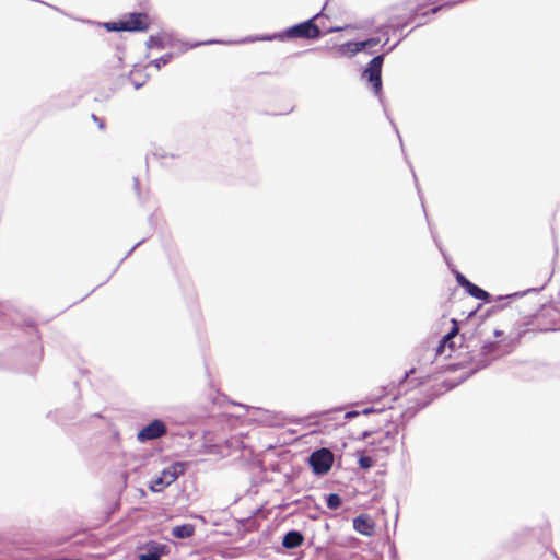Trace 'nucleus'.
Wrapping results in <instances>:
<instances>
[{"label":"nucleus","mask_w":560,"mask_h":560,"mask_svg":"<svg viewBox=\"0 0 560 560\" xmlns=\"http://www.w3.org/2000/svg\"><path fill=\"white\" fill-rule=\"evenodd\" d=\"M376 410L374 408H365L364 410H362V413L363 415H369V413H372V412H375Z\"/></svg>","instance_id":"nucleus-25"},{"label":"nucleus","mask_w":560,"mask_h":560,"mask_svg":"<svg viewBox=\"0 0 560 560\" xmlns=\"http://www.w3.org/2000/svg\"><path fill=\"white\" fill-rule=\"evenodd\" d=\"M500 348L501 345L498 341L485 342L479 352L472 357V363L476 365V369H483L493 360L500 358L503 354Z\"/></svg>","instance_id":"nucleus-2"},{"label":"nucleus","mask_w":560,"mask_h":560,"mask_svg":"<svg viewBox=\"0 0 560 560\" xmlns=\"http://www.w3.org/2000/svg\"><path fill=\"white\" fill-rule=\"evenodd\" d=\"M303 541V536L299 532L292 530L284 535L282 545L288 548L292 549L298 546H300Z\"/></svg>","instance_id":"nucleus-12"},{"label":"nucleus","mask_w":560,"mask_h":560,"mask_svg":"<svg viewBox=\"0 0 560 560\" xmlns=\"http://www.w3.org/2000/svg\"><path fill=\"white\" fill-rule=\"evenodd\" d=\"M319 14L314 15L312 19H308L305 22L293 25L285 30L283 35H279V38H307V39H316L320 36L319 27L314 23L316 19H318Z\"/></svg>","instance_id":"nucleus-1"},{"label":"nucleus","mask_w":560,"mask_h":560,"mask_svg":"<svg viewBox=\"0 0 560 560\" xmlns=\"http://www.w3.org/2000/svg\"><path fill=\"white\" fill-rule=\"evenodd\" d=\"M398 432V425H393L392 428H388L385 432L381 433L380 438L373 440L371 444L376 450L382 451L385 454H388L395 447Z\"/></svg>","instance_id":"nucleus-7"},{"label":"nucleus","mask_w":560,"mask_h":560,"mask_svg":"<svg viewBox=\"0 0 560 560\" xmlns=\"http://www.w3.org/2000/svg\"><path fill=\"white\" fill-rule=\"evenodd\" d=\"M359 415H360L359 411H348V412H346L345 418L346 419H352V418H354V417H357Z\"/></svg>","instance_id":"nucleus-23"},{"label":"nucleus","mask_w":560,"mask_h":560,"mask_svg":"<svg viewBox=\"0 0 560 560\" xmlns=\"http://www.w3.org/2000/svg\"><path fill=\"white\" fill-rule=\"evenodd\" d=\"M364 49V44L362 42H349L339 47V51L342 54H349L350 56H354L355 54L362 51Z\"/></svg>","instance_id":"nucleus-14"},{"label":"nucleus","mask_w":560,"mask_h":560,"mask_svg":"<svg viewBox=\"0 0 560 560\" xmlns=\"http://www.w3.org/2000/svg\"><path fill=\"white\" fill-rule=\"evenodd\" d=\"M457 281L463 288H466L467 282H469L462 273L457 275Z\"/></svg>","instance_id":"nucleus-22"},{"label":"nucleus","mask_w":560,"mask_h":560,"mask_svg":"<svg viewBox=\"0 0 560 560\" xmlns=\"http://www.w3.org/2000/svg\"><path fill=\"white\" fill-rule=\"evenodd\" d=\"M133 85H135V89H140L142 85H143V82H139V81H135L133 80Z\"/></svg>","instance_id":"nucleus-26"},{"label":"nucleus","mask_w":560,"mask_h":560,"mask_svg":"<svg viewBox=\"0 0 560 560\" xmlns=\"http://www.w3.org/2000/svg\"><path fill=\"white\" fill-rule=\"evenodd\" d=\"M179 466L171 465L163 469L160 476L153 479L149 486L152 492H161L164 488L171 486L178 478Z\"/></svg>","instance_id":"nucleus-6"},{"label":"nucleus","mask_w":560,"mask_h":560,"mask_svg":"<svg viewBox=\"0 0 560 560\" xmlns=\"http://www.w3.org/2000/svg\"><path fill=\"white\" fill-rule=\"evenodd\" d=\"M166 433V425L161 420H153L143 429L138 432V440L140 442H147L151 440L159 439Z\"/></svg>","instance_id":"nucleus-8"},{"label":"nucleus","mask_w":560,"mask_h":560,"mask_svg":"<svg viewBox=\"0 0 560 560\" xmlns=\"http://www.w3.org/2000/svg\"><path fill=\"white\" fill-rule=\"evenodd\" d=\"M172 57H173L172 54H166V55L155 59L152 63L154 65V67L156 69H161L162 66H165L171 61Z\"/></svg>","instance_id":"nucleus-17"},{"label":"nucleus","mask_w":560,"mask_h":560,"mask_svg":"<svg viewBox=\"0 0 560 560\" xmlns=\"http://www.w3.org/2000/svg\"><path fill=\"white\" fill-rule=\"evenodd\" d=\"M139 560H161V557L170 552V547L165 544L150 540L138 547Z\"/></svg>","instance_id":"nucleus-5"},{"label":"nucleus","mask_w":560,"mask_h":560,"mask_svg":"<svg viewBox=\"0 0 560 560\" xmlns=\"http://www.w3.org/2000/svg\"><path fill=\"white\" fill-rule=\"evenodd\" d=\"M92 118H93L95 121H98V118H97L95 115H92Z\"/></svg>","instance_id":"nucleus-29"},{"label":"nucleus","mask_w":560,"mask_h":560,"mask_svg":"<svg viewBox=\"0 0 560 560\" xmlns=\"http://www.w3.org/2000/svg\"><path fill=\"white\" fill-rule=\"evenodd\" d=\"M441 8H442V7H440V8H434V9H432V10H431V12H432V13H435V12H436L438 10H440Z\"/></svg>","instance_id":"nucleus-28"},{"label":"nucleus","mask_w":560,"mask_h":560,"mask_svg":"<svg viewBox=\"0 0 560 560\" xmlns=\"http://www.w3.org/2000/svg\"><path fill=\"white\" fill-rule=\"evenodd\" d=\"M148 46L149 47H162V43H161V39L158 38V37H150L149 40H148Z\"/></svg>","instance_id":"nucleus-20"},{"label":"nucleus","mask_w":560,"mask_h":560,"mask_svg":"<svg viewBox=\"0 0 560 560\" xmlns=\"http://www.w3.org/2000/svg\"><path fill=\"white\" fill-rule=\"evenodd\" d=\"M353 528L365 536H371L374 532V525L371 523L369 517L364 515L357 516L353 520Z\"/></svg>","instance_id":"nucleus-11"},{"label":"nucleus","mask_w":560,"mask_h":560,"mask_svg":"<svg viewBox=\"0 0 560 560\" xmlns=\"http://www.w3.org/2000/svg\"><path fill=\"white\" fill-rule=\"evenodd\" d=\"M195 533V527L194 525L191 524H183V525H178V526H175L173 527L172 529V535L176 538H189L194 535Z\"/></svg>","instance_id":"nucleus-13"},{"label":"nucleus","mask_w":560,"mask_h":560,"mask_svg":"<svg viewBox=\"0 0 560 560\" xmlns=\"http://www.w3.org/2000/svg\"><path fill=\"white\" fill-rule=\"evenodd\" d=\"M342 30H345V27H341V26L332 27V28H329L327 31V33L339 32V31H342Z\"/></svg>","instance_id":"nucleus-24"},{"label":"nucleus","mask_w":560,"mask_h":560,"mask_svg":"<svg viewBox=\"0 0 560 560\" xmlns=\"http://www.w3.org/2000/svg\"><path fill=\"white\" fill-rule=\"evenodd\" d=\"M494 335H495V337H501L503 335V332L500 330H494Z\"/></svg>","instance_id":"nucleus-27"},{"label":"nucleus","mask_w":560,"mask_h":560,"mask_svg":"<svg viewBox=\"0 0 560 560\" xmlns=\"http://www.w3.org/2000/svg\"><path fill=\"white\" fill-rule=\"evenodd\" d=\"M378 43H380V38H369V39L362 42V44H364V49L366 47L376 46Z\"/></svg>","instance_id":"nucleus-21"},{"label":"nucleus","mask_w":560,"mask_h":560,"mask_svg":"<svg viewBox=\"0 0 560 560\" xmlns=\"http://www.w3.org/2000/svg\"><path fill=\"white\" fill-rule=\"evenodd\" d=\"M369 435H370V434H369L368 432H364V433H363V436H364V438H366V436H369Z\"/></svg>","instance_id":"nucleus-31"},{"label":"nucleus","mask_w":560,"mask_h":560,"mask_svg":"<svg viewBox=\"0 0 560 560\" xmlns=\"http://www.w3.org/2000/svg\"><path fill=\"white\" fill-rule=\"evenodd\" d=\"M453 323V328L451 329L450 332H447L441 340L438 349H436V352L439 354H444L446 357H450L451 355V352L453 350V342H452V339L458 334V326H457V322L455 319L452 320Z\"/></svg>","instance_id":"nucleus-10"},{"label":"nucleus","mask_w":560,"mask_h":560,"mask_svg":"<svg viewBox=\"0 0 560 560\" xmlns=\"http://www.w3.org/2000/svg\"><path fill=\"white\" fill-rule=\"evenodd\" d=\"M373 464H374V462H373L372 457H370V456L361 455L359 457V465L363 469L371 468L373 466Z\"/></svg>","instance_id":"nucleus-18"},{"label":"nucleus","mask_w":560,"mask_h":560,"mask_svg":"<svg viewBox=\"0 0 560 560\" xmlns=\"http://www.w3.org/2000/svg\"><path fill=\"white\" fill-rule=\"evenodd\" d=\"M383 56H375L368 65L366 69L363 72V78L371 84L374 94L380 96L382 93V65H383Z\"/></svg>","instance_id":"nucleus-3"},{"label":"nucleus","mask_w":560,"mask_h":560,"mask_svg":"<svg viewBox=\"0 0 560 560\" xmlns=\"http://www.w3.org/2000/svg\"><path fill=\"white\" fill-rule=\"evenodd\" d=\"M105 27H106L108 31H113V32L124 31L121 20H120V21H118V22H108V23H105Z\"/></svg>","instance_id":"nucleus-19"},{"label":"nucleus","mask_w":560,"mask_h":560,"mask_svg":"<svg viewBox=\"0 0 560 560\" xmlns=\"http://www.w3.org/2000/svg\"><path fill=\"white\" fill-rule=\"evenodd\" d=\"M124 31L136 32L148 28L149 22L147 14L131 13L121 20Z\"/></svg>","instance_id":"nucleus-9"},{"label":"nucleus","mask_w":560,"mask_h":560,"mask_svg":"<svg viewBox=\"0 0 560 560\" xmlns=\"http://www.w3.org/2000/svg\"><path fill=\"white\" fill-rule=\"evenodd\" d=\"M308 460L315 474L324 475L331 468L334 455L328 448H320L313 452Z\"/></svg>","instance_id":"nucleus-4"},{"label":"nucleus","mask_w":560,"mask_h":560,"mask_svg":"<svg viewBox=\"0 0 560 560\" xmlns=\"http://www.w3.org/2000/svg\"><path fill=\"white\" fill-rule=\"evenodd\" d=\"M100 128H104V124L102 121L98 122Z\"/></svg>","instance_id":"nucleus-30"},{"label":"nucleus","mask_w":560,"mask_h":560,"mask_svg":"<svg viewBox=\"0 0 560 560\" xmlns=\"http://www.w3.org/2000/svg\"><path fill=\"white\" fill-rule=\"evenodd\" d=\"M465 289L471 296L478 300L488 301L490 298L488 292L471 282H467V287Z\"/></svg>","instance_id":"nucleus-15"},{"label":"nucleus","mask_w":560,"mask_h":560,"mask_svg":"<svg viewBox=\"0 0 560 560\" xmlns=\"http://www.w3.org/2000/svg\"><path fill=\"white\" fill-rule=\"evenodd\" d=\"M327 506L331 510H337L341 505V498L337 493H330L326 498Z\"/></svg>","instance_id":"nucleus-16"}]
</instances>
